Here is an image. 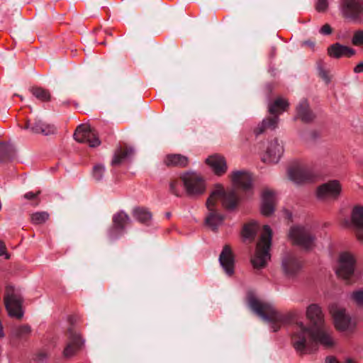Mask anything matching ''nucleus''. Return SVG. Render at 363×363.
<instances>
[{
    "label": "nucleus",
    "instance_id": "obj_1",
    "mask_svg": "<svg viewBox=\"0 0 363 363\" xmlns=\"http://www.w3.org/2000/svg\"><path fill=\"white\" fill-rule=\"evenodd\" d=\"M307 319L312 325L311 328L304 325L302 322L297 323L300 330L293 334L291 343L294 349L301 352L306 353L307 348L306 338L308 337V347L311 344L318 342L325 347L333 345V340L330 335L323 329L324 315L320 306L316 303L309 305L306 311Z\"/></svg>",
    "mask_w": 363,
    "mask_h": 363
},
{
    "label": "nucleus",
    "instance_id": "obj_2",
    "mask_svg": "<svg viewBox=\"0 0 363 363\" xmlns=\"http://www.w3.org/2000/svg\"><path fill=\"white\" fill-rule=\"evenodd\" d=\"M249 305L257 315L272 323L274 332L278 331L281 325L297 320L301 315L297 311H291L285 314L280 313L273 306L260 301L254 296L249 298Z\"/></svg>",
    "mask_w": 363,
    "mask_h": 363
},
{
    "label": "nucleus",
    "instance_id": "obj_3",
    "mask_svg": "<svg viewBox=\"0 0 363 363\" xmlns=\"http://www.w3.org/2000/svg\"><path fill=\"white\" fill-rule=\"evenodd\" d=\"M263 230L257 243L255 256L251 259L252 264L255 269L264 267L271 258L269 250L272 245V230L267 225H264Z\"/></svg>",
    "mask_w": 363,
    "mask_h": 363
},
{
    "label": "nucleus",
    "instance_id": "obj_4",
    "mask_svg": "<svg viewBox=\"0 0 363 363\" xmlns=\"http://www.w3.org/2000/svg\"><path fill=\"white\" fill-rule=\"evenodd\" d=\"M288 236L292 245L299 246L306 250H311L315 247V235L303 226L291 227Z\"/></svg>",
    "mask_w": 363,
    "mask_h": 363
},
{
    "label": "nucleus",
    "instance_id": "obj_5",
    "mask_svg": "<svg viewBox=\"0 0 363 363\" xmlns=\"http://www.w3.org/2000/svg\"><path fill=\"white\" fill-rule=\"evenodd\" d=\"M5 308L10 317L21 320L23 316V297L18 293H16L15 289L12 286H6L4 298Z\"/></svg>",
    "mask_w": 363,
    "mask_h": 363
},
{
    "label": "nucleus",
    "instance_id": "obj_6",
    "mask_svg": "<svg viewBox=\"0 0 363 363\" xmlns=\"http://www.w3.org/2000/svg\"><path fill=\"white\" fill-rule=\"evenodd\" d=\"M186 194L189 196H197L202 194L206 189L203 178L194 172H186L180 176Z\"/></svg>",
    "mask_w": 363,
    "mask_h": 363
},
{
    "label": "nucleus",
    "instance_id": "obj_7",
    "mask_svg": "<svg viewBox=\"0 0 363 363\" xmlns=\"http://www.w3.org/2000/svg\"><path fill=\"white\" fill-rule=\"evenodd\" d=\"M74 138L79 143H87L91 147L100 145L101 140L98 134L87 124H81L76 128Z\"/></svg>",
    "mask_w": 363,
    "mask_h": 363
},
{
    "label": "nucleus",
    "instance_id": "obj_8",
    "mask_svg": "<svg viewBox=\"0 0 363 363\" xmlns=\"http://www.w3.org/2000/svg\"><path fill=\"white\" fill-rule=\"evenodd\" d=\"M217 191H213L206 201V207L209 211L208 216L205 219V223L212 230H216L218 227L222 224L224 216L218 213L215 208L216 204Z\"/></svg>",
    "mask_w": 363,
    "mask_h": 363
},
{
    "label": "nucleus",
    "instance_id": "obj_9",
    "mask_svg": "<svg viewBox=\"0 0 363 363\" xmlns=\"http://www.w3.org/2000/svg\"><path fill=\"white\" fill-rule=\"evenodd\" d=\"M340 7L345 17L363 21V0H341Z\"/></svg>",
    "mask_w": 363,
    "mask_h": 363
},
{
    "label": "nucleus",
    "instance_id": "obj_10",
    "mask_svg": "<svg viewBox=\"0 0 363 363\" xmlns=\"http://www.w3.org/2000/svg\"><path fill=\"white\" fill-rule=\"evenodd\" d=\"M217 189L214 191L218 192V194L216 196V202L220 199L223 207L228 211H233L235 210L240 202V197L236 193L234 189L224 191L222 185H217Z\"/></svg>",
    "mask_w": 363,
    "mask_h": 363
},
{
    "label": "nucleus",
    "instance_id": "obj_11",
    "mask_svg": "<svg viewBox=\"0 0 363 363\" xmlns=\"http://www.w3.org/2000/svg\"><path fill=\"white\" fill-rule=\"evenodd\" d=\"M354 264L355 259L352 254L342 253L339 257V267L336 269L337 275L343 279H349L354 273Z\"/></svg>",
    "mask_w": 363,
    "mask_h": 363
},
{
    "label": "nucleus",
    "instance_id": "obj_12",
    "mask_svg": "<svg viewBox=\"0 0 363 363\" xmlns=\"http://www.w3.org/2000/svg\"><path fill=\"white\" fill-rule=\"evenodd\" d=\"M342 191V186L338 180H330L317 188L316 196L318 199L328 198L337 199Z\"/></svg>",
    "mask_w": 363,
    "mask_h": 363
},
{
    "label": "nucleus",
    "instance_id": "obj_13",
    "mask_svg": "<svg viewBox=\"0 0 363 363\" xmlns=\"http://www.w3.org/2000/svg\"><path fill=\"white\" fill-rule=\"evenodd\" d=\"M329 310L333 318L335 328L340 331L347 330L350 324V318L346 314V310L337 305L330 306Z\"/></svg>",
    "mask_w": 363,
    "mask_h": 363
},
{
    "label": "nucleus",
    "instance_id": "obj_14",
    "mask_svg": "<svg viewBox=\"0 0 363 363\" xmlns=\"http://www.w3.org/2000/svg\"><path fill=\"white\" fill-rule=\"evenodd\" d=\"M219 262L225 272L232 276L235 269V256L229 245H225L219 256Z\"/></svg>",
    "mask_w": 363,
    "mask_h": 363
},
{
    "label": "nucleus",
    "instance_id": "obj_15",
    "mask_svg": "<svg viewBox=\"0 0 363 363\" xmlns=\"http://www.w3.org/2000/svg\"><path fill=\"white\" fill-rule=\"evenodd\" d=\"M281 267L284 274L292 278L296 276L302 269V262L293 255H286L281 262Z\"/></svg>",
    "mask_w": 363,
    "mask_h": 363
},
{
    "label": "nucleus",
    "instance_id": "obj_16",
    "mask_svg": "<svg viewBox=\"0 0 363 363\" xmlns=\"http://www.w3.org/2000/svg\"><path fill=\"white\" fill-rule=\"evenodd\" d=\"M350 218L349 224L354 228L357 239L363 242V206H355L352 210Z\"/></svg>",
    "mask_w": 363,
    "mask_h": 363
},
{
    "label": "nucleus",
    "instance_id": "obj_17",
    "mask_svg": "<svg viewBox=\"0 0 363 363\" xmlns=\"http://www.w3.org/2000/svg\"><path fill=\"white\" fill-rule=\"evenodd\" d=\"M233 184L243 191L250 190L252 187V178L251 174L246 171H235L230 175Z\"/></svg>",
    "mask_w": 363,
    "mask_h": 363
},
{
    "label": "nucleus",
    "instance_id": "obj_18",
    "mask_svg": "<svg viewBox=\"0 0 363 363\" xmlns=\"http://www.w3.org/2000/svg\"><path fill=\"white\" fill-rule=\"evenodd\" d=\"M69 342L64 349L63 355L66 358L73 357L83 345V340L79 334L72 329H69Z\"/></svg>",
    "mask_w": 363,
    "mask_h": 363
},
{
    "label": "nucleus",
    "instance_id": "obj_19",
    "mask_svg": "<svg viewBox=\"0 0 363 363\" xmlns=\"http://www.w3.org/2000/svg\"><path fill=\"white\" fill-rule=\"evenodd\" d=\"M206 164L211 167L216 175L219 177L225 174L228 170L225 158L218 154H214L207 157Z\"/></svg>",
    "mask_w": 363,
    "mask_h": 363
},
{
    "label": "nucleus",
    "instance_id": "obj_20",
    "mask_svg": "<svg viewBox=\"0 0 363 363\" xmlns=\"http://www.w3.org/2000/svg\"><path fill=\"white\" fill-rule=\"evenodd\" d=\"M288 173L290 179L298 184L312 182L315 177L310 169L303 167H291Z\"/></svg>",
    "mask_w": 363,
    "mask_h": 363
},
{
    "label": "nucleus",
    "instance_id": "obj_21",
    "mask_svg": "<svg viewBox=\"0 0 363 363\" xmlns=\"http://www.w3.org/2000/svg\"><path fill=\"white\" fill-rule=\"evenodd\" d=\"M261 213L270 216L275 210L276 199L273 191L265 189L262 193Z\"/></svg>",
    "mask_w": 363,
    "mask_h": 363
},
{
    "label": "nucleus",
    "instance_id": "obj_22",
    "mask_svg": "<svg viewBox=\"0 0 363 363\" xmlns=\"http://www.w3.org/2000/svg\"><path fill=\"white\" fill-rule=\"evenodd\" d=\"M284 152V147L277 138L269 143L267 149L266 156L263 159L264 162L269 163H277Z\"/></svg>",
    "mask_w": 363,
    "mask_h": 363
},
{
    "label": "nucleus",
    "instance_id": "obj_23",
    "mask_svg": "<svg viewBox=\"0 0 363 363\" xmlns=\"http://www.w3.org/2000/svg\"><path fill=\"white\" fill-rule=\"evenodd\" d=\"M328 55L330 57L339 59L342 57H351L356 54V51L348 46L343 45L339 43L330 45L327 50Z\"/></svg>",
    "mask_w": 363,
    "mask_h": 363
},
{
    "label": "nucleus",
    "instance_id": "obj_24",
    "mask_svg": "<svg viewBox=\"0 0 363 363\" xmlns=\"http://www.w3.org/2000/svg\"><path fill=\"white\" fill-rule=\"evenodd\" d=\"M163 163L169 168H184L189 165V158L181 154H168L163 160Z\"/></svg>",
    "mask_w": 363,
    "mask_h": 363
},
{
    "label": "nucleus",
    "instance_id": "obj_25",
    "mask_svg": "<svg viewBox=\"0 0 363 363\" xmlns=\"http://www.w3.org/2000/svg\"><path fill=\"white\" fill-rule=\"evenodd\" d=\"M296 118L305 123H309L314 121L315 115L310 108L308 101H303L296 108Z\"/></svg>",
    "mask_w": 363,
    "mask_h": 363
},
{
    "label": "nucleus",
    "instance_id": "obj_26",
    "mask_svg": "<svg viewBox=\"0 0 363 363\" xmlns=\"http://www.w3.org/2000/svg\"><path fill=\"white\" fill-rule=\"evenodd\" d=\"M28 128L35 133H42L46 135L54 133L55 131V128L53 125L46 124L41 121H28L26 128Z\"/></svg>",
    "mask_w": 363,
    "mask_h": 363
},
{
    "label": "nucleus",
    "instance_id": "obj_27",
    "mask_svg": "<svg viewBox=\"0 0 363 363\" xmlns=\"http://www.w3.org/2000/svg\"><path fill=\"white\" fill-rule=\"evenodd\" d=\"M289 105L287 100L279 97L269 104L268 111L270 114L279 117V115L287 110Z\"/></svg>",
    "mask_w": 363,
    "mask_h": 363
},
{
    "label": "nucleus",
    "instance_id": "obj_28",
    "mask_svg": "<svg viewBox=\"0 0 363 363\" xmlns=\"http://www.w3.org/2000/svg\"><path fill=\"white\" fill-rule=\"evenodd\" d=\"M279 123V117L277 116H273L264 119L261 123H259L257 128L254 130V133L256 135H259L263 133L267 129L274 130L277 128Z\"/></svg>",
    "mask_w": 363,
    "mask_h": 363
},
{
    "label": "nucleus",
    "instance_id": "obj_29",
    "mask_svg": "<svg viewBox=\"0 0 363 363\" xmlns=\"http://www.w3.org/2000/svg\"><path fill=\"white\" fill-rule=\"evenodd\" d=\"M133 153V150L131 147H121L118 148L114 154L113 158L111 161L112 166H118L121 164L127 158H128Z\"/></svg>",
    "mask_w": 363,
    "mask_h": 363
},
{
    "label": "nucleus",
    "instance_id": "obj_30",
    "mask_svg": "<svg viewBox=\"0 0 363 363\" xmlns=\"http://www.w3.org/2000/svg\"><path fill=\"white\" fill-rule=\"evenodd\" d=\"M259 224L256 221H250L243 225L242 230V236L245 240L252 242L257 233Z\"/></svg>",
    "mask_w": 363,
    "mask_h": 363
},
{
    "label": "nucleus",
    "instance_id": "obj_31",
    "mask_svg": "<svg viewBox=\"0 0 363 363\" xmlns=\"http://www.w3.org/2000/svg\"><path fill=\"white\" fill-rule=\"evenodd\" d=\"M32 332L31 328L28 325H22L15 327L12 329L11 335L13 337L17 339L27 340Z\"/></svg>",
    "mask_w": 363,
    "mask_h": 363
},
{
    "label": "nucleus",
    "instance_id": "obj_32",
    "mask_svg": "<svg viewBox=\"0 0 363 363\" xmlns=\"http://www.w3.org/2000/svg\"><path fill=\"white\" fill-rule=\"evenodd\" d=\"M129 221L128 216L123 211L118 212L113 218V228L117 230H123Z\"/></svg>",
    "mask_w": 363,
    "mask_h": 363
},
{
    "label": "nucleus",
    "instance_id": "obj_33",
    "mask_svg": "<svg viewBox=\"0 0 363 363\" xmlns=\"http://www.w3.org/2000/svg\"><path fill=\"white\" fill-rule=\"evenodd\" d=\"M15 153V149L4 142H0V160L6 161L11 159Z\"/></svg>",
    "mask_w": 363,
    "mask_h": 363
},
{
    "label": "nucleus",
    "instance_id": "obj_34",
    "mask_svg": "<svg viewBox=\"0 0 363 363\" xmlns=\"http://www.w3.org/2000/svg\"><path fill=\"white\" fill-rule=\"evenodd\" d=\"M30 91L33 96L43 102L50 101L51 94L48 89L40 86H35L31 89Z\"/></svg>",
    "mask_w": 363,
    "mask_h": 363
},
{
    "label": "nucleus",
    "instance_id": "obj_35",
    "mask_svg": "<svg viewBox=\"0 0 363 363\" xmlns=\"http://www.w3.org/2000/svg\"><path fill=\"white\" fill-rule=\"evenodd\" d=\"M134 217L143 223H147L152 218L151 213L143 208H136L133 211Z\"/></svg>",
    "mask_w": 363,
    "mask_h": 363
},
{
    "label": "nucleus",
    "instance_id": "obj_36",
    "mask_svg": "<svg viewBox=\"0 0 363 363\" xmlns=\"http://www.w3.org/2000/svg\"><path fill=\"white\" fill-rule=\"evenodd\" d=\"M50 215L45 211L35 212L30 215V220L35 225H40L49 219Z\"/></svg>",
    "mask_w": 363,
    "mask_h": 363
},
{
    "label": "nucleus",
    "instance_id": "obj_37",
    "mask_svg": "<svg viewBox=\"0 0 363 363\" xmlns=\"http://www.w3.org/2000/svg\"><path fill=\"white\" fill-rule=\"evenodd\" d=\"M169 191L177 196H181L183 194L181 183L178 180H172L169 183Z\"/></svg>",
    "mask_w": 363,
    "mask_h": 363
},
{
    "label": "nucleus",
    "instance_id": "obj_38",
    "mask_svg": "<svg viewBox=\"0 0 363 363\" xmlns=\"http://www.w3.org/2000/svg\"><path fill=\"white\" fill-rule=\"evenodd\" d=\"M352 43L354 46L363 47V30H357L354 33Z\"/></svg>",
    "mask_w": 363,
    "mask_h": 363
},
{
    "label": "nucleus",
    "instance_id": "obj_39",
    "mask_svg": "<svg viewBox=\"0 0 363 363\" xmlns=\"http://www.w3.org/2000/svg\"><path fill=\"white\" fill-rule=\"evenodd\" d=\"M104 167L101 164H96L93 168V176L96 180H100L103 177Z\"/></svg>",
    "mask_w": 363,
    "mask_h": 363
},
{
    "label": "nucleus",
    "instance_id": "obj_40",
    "mask_svg": "<svg viewBox=\"0 0 363 363\" xmlns=\"http://www.w3.org/2000/svg\"><path fill=\"white\" fill-rule=\"evenodd\" d=\"M352 298L357 303V305L363 306V290L354 291L351 296Z\"/></svg>",
    "mask_w": 363,
    "mask_h": 363
},
{
    "label": "nucleus",
    "instance_id": "obj_41",
    "mask_svg": "<svg viewBox=\"0 0 363 363\" xmlns=\"http://www.w3.org/2000/svg\"><path fill=\"white\" fill-rule=\"evenodd\" d=\"M318 74L319 76L327 83L328 84L330 82V78L328 74V72L321 65H318Z\"/></svg>",
    "mask_w": 363,
    "mask_h": 363
},
{
    "label": "nucleus",
    "instance_id": "obj_42",
    "mask_svg": "<svg viewBox=\"0 0 363 363\" xmlns=\"http://www.w3.org/2000/svg\"><path fill=\"white\" fill-rule=\"evenodd\" d=\"M328 6V0H317L315 3V9L318 12H323L325 11Z\"/></svg>",
    "mask_w": 363,
    "mask_h": 363
},
{
    "label": "nucleus",
    "instance_id": "obj_43",
    "mask_svg": "<svg viewBox=\"0 0 363 363\" xmlns=\"http://www.w3.org/2000/svg\"><path fill=\"white\" fill-rule=\"evenodd\" d=\"M5 255V258L9 259L10 255L6 251V247L4 242L0 240V256Z\"/></svg>",
    "mask_w": 363,
    "mask_h": 363
},
{
    "label": "nucleus",
    "instance_id": "obj_44",
    "mask_svg": "<svg viewBox=\"0 0 363 363\" xmlns=\"http://www.w3.org/2000/svg\"><path fill=\"white\" fill-rule=\"evenodd\" d=\"M40 194V191H38L36 193L30 191V192H28L24 194V198L28 200H34L38 197V196Z\"/></svg>",
    "mask_w": 363,
    "mask_h": 363
},
{
    "label": "nucleus",
    "instance_id": "obj_45",
    "mask_svg": "<svg viewBox=\"0 0 363 363\" xmlns=\"http://www.w3.org/2000/svg\"><path fill=\"white\" fill-rule=\"evenodd\" d=\"M320 33L323 35H330L333 32L332 28L330 26L329 24H325L321 28H320Z\"/></svg>",
    "mask_w": 363,
    "mask_h": 363
},
{
    "label": "nucleus",
    "instance_id": "obj_46",
    "mask_svg": "<svg viewBox=\"0 0 363 363\" xmlns=\"http://www.w3.org/2000/svg\"><path fill=\"white\" fill-rule=\"evenodd\" d=\"M48 358V354L44 352H41L37 354L36 359L39 362H43Z\"/></svg>",
    "mask_w": 363,
    "mask_h": 363
},
{
    "label": "nucleus",
    "instance_id": "obj_47",
    "mask_svg": "<svg viewBox=\"0 0 363 363\" xmlns=\"http://www.w3.org/2000/svg\"><path fill=\"white\" fill-rule=\"evenodd\" d=\"M354 72L361 73L363 72V62H360L354 67Z\"/></svg>",
    "mask_w": 363,
    "mask_h": 363
},
{
    "label": "nucleus",
    "instance_id": "obj_48",
    "mask_svg": "<svg viewBox=\"0 0 363 363\" xmlns=\"http://www.w3.org/2000/svg\"><path fill=\"white\" fill-rule=\"evenodd\" d=\"M326 360L328 361V363H340L336 360L335 357H327Z\"/></svg>",
    "mask_w": 363,
    "mask_h": 363
},
{
    "label": "nucleus",
    "instance_id": "obj_49",
    "mask_svg": "<svg viewBox=\"0 0 363 363\" xmlns=\"http://www.w3.org/2000/svg\"><path fill=\"white\" fill-rule=\"evenodd\" d=\"M303 44H305V45H308V46L311 47V48H314V46H315V43H314L313 42H312V41H310V40L305 41V42L303 43Z\"/></svg>",
    "mask_w": 363,
    "mask_h": 363
},
{
    "label": "nucleus",
    "instance_id": "obj_50",
    "mask_svg": "<svg viewBox=\"0 0 363 363\" xmlns=\"http://www.w3.org/2000/svg\"><path fill=\"white\" fill-rule=\"evenodd\" d=\"M346 362L347 363H356L354 361H353L352 359H350V358L346 360Z\"/></svg>",
    "mask_w": 363,
    "mask_h": 363
},
{
    "label": "nucleus",
    "instance_id": "obj_51",
    "mask_svg": "<svg viewBox=\"0 0 363 363\" xmlns=\"http://www.w3.org/2000/svg\"><path fill=\"white\" fill-rule=\"evenodd\" d=\"M167 217H169V216H170V213H167Z\"/></svg>",
    "mask_w": 363,
    "mask_h": 363
}]
</instances>
